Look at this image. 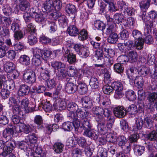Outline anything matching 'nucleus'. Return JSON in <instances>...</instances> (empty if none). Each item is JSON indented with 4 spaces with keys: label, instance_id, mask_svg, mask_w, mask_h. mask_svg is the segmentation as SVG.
I'll return each instance as SVG.
<instances>
[{
    "label": "nucleus",
    "instance_id": "obj_1",
    "mask_svg": "<svg viewBox=\"0 0 157 157\" xmlns=\"http://www.w3.org/2000/svg\"><path fill=\"white\" fill-rule=\"evenodd\" d=\"M118 4L121 12L123 13L125 16H131L135 14V10L132 7H129L123 1L118 2Z\"/></svg>",
    "mask_w": 157,
    "mask_h": 157
},
{
    "label": "nucleus",
    "instance_id": "obj_2",
    "mask_svg": "<svg viewBox=\"0 0 157 157\" xmlns=\"http://www.w3.org/2000/svg\"><path fill=\"white\" fill-rule=\"evenodd\" d=\"M23 78L25 81L30 84L34 83L36 80L35 73L32 70H28L24 71Z\"/></svg>",
    "mask_w": 157,
    "mask_h": 157
},
{
    "label": "nucleus",
    "instance_id": "obj_3",
    "mask_svg": "<svg viewBox=\"0 0 157 157\" xmlns=\"http://www.w3.org/2000/svg\"><path fill=\"white\" fill-rule=\"evenodd\" d=\"M151 1H142L140 3V5L142 11L140 17L144 22L148 20V17L146 15V11L149 7Z\"/></svg>",
    "mask_w": 157,
    "mask_h": 157
},
{
    "label": "nucleus",
    "instance_id": "obj_4",
    "mask_svg": "<svg viewBox=\"0 0 157 157\" xmlns=\"http://www.w3.org/2000/svg\"><path fill=\"white\" fill-rule=\"evenodd\" d=\"M16 128H17L12 124H8L3 132V136L5 140H6L10 139L13 136L14 131H16Z\"/></svg>",
    "mask_w": 157,
    "mask_h": 157
},
{
    "label": "nucleus",
    "instance_id": "obj_5",
    "mask_svg": "<svg viewBox=\"0 0 157 157\" xmlns=\"http://www.w3.org/2000/svg\"><path fill=\"white\" fill-rule=\"evenodd\" d=\"M135 82H136V84L138 86V88L141 89L138 91V97H142L144 95V91L142 88L144 86L145 82L144 80L143 79L142 76H138L136 77Z\"/></svg>",
    "mask_w": 157,
    "mask_h": 157
},
{
    "label": "nucleus",
    "instance_id": "obj_6",
    "mask_svg": "<svg viewBox=\"0 0 157 157\" xmlns=\"http://www.w3.org/2000/svg\"><path fill=\"white\" fill-rule=\"evenodd\" d=\"M114 115L119 118H123L126 115V111L124 107L118 106L115 108L113 110Z\"/></svg>",
    "mask_w": 157,
    "mask_h": 157
},
{
    "label": "nucleus",
    "instance_id": "obj_7",
    "mask_svg": "<svg viewBox=\"0 0 157 157\" xmlns=\"http://www.w3.org/2000/svg\"><path fill=\"white\" fill-rule=\"evenodd\" d=\"M4 145L6 147L5 149V150L10 154L16 146L15 141L14 140H11L10 139L5 141Z\"/></svg>",
    "mask_w": 157,
    "mask_h": 157
},
{
    "label": "nucleus",
    "instance_id": "obj_8",
    "mask_svg": "<svg viewBox=\"0 0 157 157\" xmlns=\"http://www.w3.org/2000/svg\"><path fill=\"white\" fill-rule=\"evenodd\" d=\"M82 105L85 108H90L93 105V101L89 97L85 96L81 99Z\"/></svg>",
    "mask_w": 157,
    "mask_h": 157
},
{
    "label": "nucleus",
    "instance_id": "obj_9",
    "mask_svg": "<svg viewBox=\"0 0 157 157\" xmlns=\"http://www.w3.org/2000/svg\"><path fill=\"white\" fill-rule=\"evenodd\" d=\"M30 91V87L25 84L20 86L18 93L20 96H24L28 94Z\"/></svg>",
    "mask_w": 157,
    "mask_h": 157
},
{
    "label": "nucleus",
    "instance_id": "obj_10",
    "mask_svg": "<svg viewBox=\"0 0 157 157\" xmlns=\"http://www.w3.org/2000/svg\"><path fill=\"white\" fill-rule=\"evenodd\" d=\"M6 58H4L2 59V61L4 64L5 70L7 73H10L12 72L14 70L13 66L14 64L10 62H6Z\"/></svg>",
    "mask_w": 157,
    "mask_h": 157
},
{
    "label": "nucleus",
    "instance_id": "obj_11",
    "mask_svg": "<svg viewBox=\"0 0 157 157\" xmlns=\"http://www.w3.org/2000/svg\"><path fill=\"white\" fill-rule=\"evenodd\" d=\"M16 128V132L17 133L24 132L25 133H28L30 132V126L29 125H26L24 124L20 123L19 127Z\"/></svg>",
    "mask_w": 157,
    "mask_h": 157
},
{
    "label": "nucleus",
    "instance_id": "obj_12",
    "mask_svg": "<svg viewBox=\"0 0 157 157\" xmlns=\"http://www.w3.org/2000/svg\"><path fill=\"white\" fill-rule=\"evenodd\" d=\"M102 47V51H103L104 57H113L114 55L115 52L112 49L107 48L106 46L102 45L101 48Z\"/></svg>",
    "mask_w": 157,
    "mask_h": 157
},
{
    "label": "nucleus",
    "instance_id": "obj_13",
    "mask_svg": "<svg viewBox=\"0 0 157 157\" xmlns=\"http://www.w3.org/2000/svg\"><path fill=\"white\" fill-rule=\"evenodd\" d=\"M41 70L40 76L41 78L44 80H46L49 79L50 71L48 69L43 67H40Z\"/></svg>",
    "mask_w": 157,
    "mask_h": 157
},
{
    "label": "nucleus",
    "instance_id": "obj_14",
    "mask_svg": "<svg viewBox=\"0 0 157 157\" xmlns=\"http://www.w3.org/2000/svg\"><path fill=\"white\" fill-rule=\"evenodd\" d=\"M31 16L33 18H35L36 22L40 23L42 24H44L46 21V19L43 17L42 15L38 14L35 12H33V13H31Z\"/></svg>",
    "mask_w": 157,
    "mask_h": 157
},
{
    "label": "nucleus",
    "instance_id": "obj_15",
    "mask_svg": "<svg viewBox=\"0 0 157 157\" xmlns=\"http://www.w3.org/2000/svg\"><path fill=\"white\" fill-rule=\"evenodd\" d=\"M55 105L56 108L60 110L65 109L66 106L65 101L61 98L57 99L56 101Z\"/></svg>",
    "mask_w": 157,
    "mask_h": 157
},
{
    "label": "nucleus",
    "instance_id": "obj_16",
    "mask_svg": "<svg viewBox=\"0 0 157 157\" xmlns=\"http://www.w3.org/2000/svg\"><path fill=\"white\" fill-rule=\"evenodd\" d=\"M15 2H19V7L21 10L25 11L27 10L30 6L29 3L25 0H15Z\"/></svg>",
    "mask_w": 157,
    "mask_h": 157
},
{
    "label": "nucleus",
    "instance_id": "obj_17",
    "mask_svg": "<svg viewBox=\"0 0 157 157\" xmlns=\"http://www.w3.org/2000/svg\"><path fill=\"white\" fill-rule=\"evenodd\" d=\"M89 115V111L86 110L82 109L77 110V116L78 117L82 119H87Z\"/></svg>",
    "mask_w": 157,
    "mask_h": 157
},
{
    "label": "nucleus",
    "instance_id": "obj_18",
    "mask_svg": "<svg viewBox=\"0 0 157 157\" xmlns=\"http://www.w3.org/2000/svg\"><path fill=\"white\" fill-rule=\"evenodd\" d=\"M115 22L117 24L121 23V25H123L125 18L122 14L117 13L114 16Z\"/></svg>",
    "mask_w": 157,
    "mask_h": 157
},
{
    "label": "nucleus",
    "instance_id": "obj_19",
    "mask_svg": "<svg viewBox=\"0 0 157 157\" xmlns=\"http://www.w3.org/2000/svg\"><path fill=\"white\" fill-rule=\"evenodd\" d=\"M128 140L124 136H119L117 137L116 142L121 147L127 143Z\"/></svg>",
    "mask_w": 157,
    "mask_h": 157
},
{
    "label": "nucleus",
    "instance_id": "obj_20",
    "mask_svg": "<svg viewBox=\"0 0 157 157\" xmlns=\"http://www.w3.org/2000/svg\"><path fill=\"white\" fill-rule=\"evenodd\" d=\"M135 20L132 17L128 18L127 20L125 19L123 25L125 28H132L134 27Z\"/></svg>",
    "mask_w": 157,
    "mask_h": 157
},
{
    "label": "nucleus",
    "instance_id": "obj_21",
    "mask_svg": "<svg viewBox=\"0 0 157 157\" xmlns=\"http://www.w3.org/2000/svg\"><path fill=\"white\" fill-rule=\"evenodd\" d=\"M129 61L131 63H134L137 61L138 57L137 54L136 52L134 51H129L127 54Z\"/></svg>",
    "mask_w": 157,
    "mask_h": 157
},
{
    "label": "nucleus",
    "instance_id": "obj_22",
    "mask_svg": "<svg viewBox=\"0 0 157 157\" xmlns=\"http://www.w3.org/2000/svg\"><path fill=\"white\" fill-rule=\"evenodd\" d=\"M53 2L52 0L46 1L44 3L43 6L44 9L46 12L48 13L53 10Z\"/></svg>",
    "mask_w": 157,
    "mask_h": 157
},
{
    "label": "nucleus",
    "instance_id": "obj_23",
    "mask_svg": "<svg viewBox=\"0 0 157 157\" xmlns=\"http://www.w3.org/2000/svg\"><path fill=\"white\" fill-rule=\"evenodd\" d=\"M78 90L81 94H86L88 88L86 84L83 83H80L77 86Z\"/></svg>",
    "mask_w": 157,
    "mask_h": 157
},
{
    "label": "nucleus",
    "instance_id": "obj_24",
    "mask_svg": "<svg viewBox=\"0 0 157 157\" xmlns=\"http://www.w3.org/2000/svg\"><path fill=\"white\" fill-rule=\"evenodd\" d=\"M108 38V42L110 44H115L117 42L118 40V36L115 33H112L109 34Z\"/></svg>",
    "mask_w": 157,
    "mask_h": 157
},
{
    "label": "nucleus",
    "instance_id": "obj_25",
    "mask_svg": "<svg viewBox=\"0 0 157 157\" xmlns=\"http://www.w3.org/2000/svg\"><path fill=\"white\" fill-rule=\"evenodd\" d=\"M145 147L144 146L138 145H134L133 148L134 152L138 155H141L144 151Z\"/></svg>",
    "mask_w": 157,
    "mask_h": 157
},
{
    "label": "nucleus",
    "instance_id": "obj_26",
    "mask_svg": "<svg viewBox=\"0 0 157 157\" xmlns=\"http://www.w3.org/2000/svg\"><path fill=\"white\" fill-rule=\"evenodd\" d=\"M153 21H152L147 20L145 22V26L144 28V31L145 33H149L151 32V29L153 28Z\"/></svg>",
    "mask_w": 157,
    "mask_h": 157
},
{
    "label": "nucleus",
    "instance_id": "obj_27",
    "mask_svg": "<svg viewBox=\"0 0 157 157\" xmlns=\"http://www.w3.org/2000/svg\"><path fill=\"white\" fill-rule=\"evenodd\" d=\"M19 62L22 64L25 65H28L30 63V59L29 57L26 55H23L20 56Z\"/></svg>",
    "mask_w": 157,
    "mask_h": 157
},
{
    "label": "nucleus",
    "instance_id": "obj_28",
    "mask_svg": "<svg viewBox=\"0 0 157 157\" xmlns=\"http://www.w3.org/2000/svg\"><path fill=\"white\" fill-rule=\"evenodd\" d=\"M90 85L92 89L98 88L99 86V83L97 78L95 77H91L90 80Z\"/></svg>",
    "mask_w": 157,
    "mask_h": 157
},
{
    "label": "nucleus",
    "instance_id": "obj_29",
    "mask_svg": "<svg viewBox=\"0 0 157 157\" xmlns=\"http://www.w3.org/2000/svg\"><path fill=\"white\" fill-rule=\"evenodd\" d=\"M90 128L86 129L84 132V135L93 139H96L98 137L97 136L94 131Z\"/></svg>",
    "mask_w": 157,
    "mask_h": 157
},
{
    "label": "nucleus",
    "instance_id": "obj_30",
    "mask_svg": "<svg viewBox=\"0 0 157 157\" xmlns=\"http://www.w3.org/2000/svg\"><path fill=\"white\" fill-rule=\"evenodd\" d=\"M63 145L61 143H56L53 145V149L57 153H61L63 149Z\"/></svg>",
    "mask_w": 157,
    "mask_h": 157
},
{
    "label": "nucleus",
    "instance_id": "obj_31",
    "mask_svg": "<svg viewBox=\"0 0 157 157\" xmlns=\"http://www.w3.org/2000/svg\"><path fill=\"white\" fill-rule=\"evenodd\" d=\"M125 95L126 98L130 101H133L136 98V95L134 91L129 90L126 91Z\"/></svg>",
    "mask_w": 157,
    "mask_h": 157
},
{
    "label": "nucleus",
    "instance_id": "obj_32",
    "mask_svg": "<svg viewBox=\"0 0 157 157\" xmlns=\"http://www.w3.org/2000/svg\"><path fill=\"white\" fill-rule=\"evenodd\" d=\"M78 33V30L75 25H71L69 26V35L75 36Z\"/></svg>",
    "mask_w": 157,
    "mask_h": 157
},
{
    "label": "nucleus",
    "instance_id": "obj_33",
    "mask_svg": "<svg viewBox=\"0 0 157 157\" xmlns=\"http://www.w3.org/2000/svg\"><path fill=\"white\" fill-rule=\"evenodd\" d=\"M150 70L147 67L143 66L140 67L138 70V74L142 76H146L149 74Z\"/></svg>",
    "mask_w": 157,
    "mask_h": 157
},
{
    "label": "nucleus",
    "instance_id": "obj_34",
    "mask_svg": "<svg viewBox=\"0 0 157 157\" xmlns=\"http://www.w3.org/2000/svg\"><path fill=\"white\" fill-rule=\"evenodd\" d=\"M112 86L113 90H121L123 89V86L121 82L115 81L112 82Z\"/></svg>",
    "mask_w": 157,
    "mask_h": 157
},
{
    "label": "nucleus",
    "instance_id": "obj_35",
    "mask_svg": "<svg viewBox=\"0 0 157 157\" xmlns=\"http://www.w3.org/2000/svg\"><path fill=\"white\" fill-rule=\"evenodd\" d=\"M78 109V105L74 102L69 103V112L71 113V117H72L73 114H75V113H76L77 115V111Z\"/></svg>",
    "mask_w": 157,
    "mask_h": 157
},
{
    "label": "nucleus",
    "instance_id": "obj_36",
    "mask_svg": "<svg viewBox=\"0 0 157 157\" xmlns=\"http://www.w3.org/2000/svg\"><path fill=\"white\" fill-rule=\"evenodd\" d=\"M42 60V57L33 55L32 59V64L35 66H39L41 64Z\"/></svg>",
    "mask_w": 157,
    "mask_h": 157
},
{
    "label": "nucleus",
    "instance_id": "obj_37",
    "mask_svg": "<svg viewBox=\"0 0 157 157\" xmlns=\"http://www.w3.org/2000/svg\"><path fill=\"white\" fill-rule=\"evenodd\" d=\"M77 115H75V114H73L72 117H71L73 119L72 123L75 130L78 129L80 127V121L78 119Z\"/></svg>",
    "mask_w": 157,
    "mask_h": 157
},
{
    "label": "nucleus",
    "instance_id": "obj_38",
    "mask_svg": "<svg viewBox=\"0 0 157 157\" xmlns=\"http://www.w3.org/2000/svg\"><path fill=\"white\" fill-rule=\"evenodd\" d=\"M0 35L2 37L6 38H9L10 36L9 29L6 28L0 27Z\"/></svg>",
    "mask_w": 157,
    "mask_h": 157
},
{
    "label": "nucleus",
    "instance_id": "obj_39",
    "mask_svg": "<svg viewBox=\"0 0 157 157\" xmlns=\"http://www.w3.org/2000/svg\"><path fill=\"white\" fill-rule=\"evenodd\" d=\"M25 35V33H23L21 30H19L14 32L13 35L15 40L17 41L21 40L24 37Z\"/></svg>",
    "mask_w": 157,
    "mask_h": 157
},
{
    "label": "nucleus",
    "instance_id": "obj_40",
    "mask_svg": "<svg viewBox=\"0 0 157 157\" xmlns=\"http://www.w3.org/2000/svg\"><path fill=\"white\" fill-rule=\"evenodd\" d=\"M88 33L86 30L84 29H82L78 34V38L81 40L83 41L85 40L88 37Z\"/></svg>",
    "mask_w": 157,
    "mask_h": 157
},
{
    "label": "nucleus",
    "instance_id": "obj_41",
    "mask_svg": "<svg viewBox=\"0 0 157 157\" xmlns=\"http://www.w3.org/2000/svg\"><path fill=\"white\" fill-rule=\"evenodd\" d=\"M151 32L150 33H145V32L144 33V35L146 37L144 39V41L146 43L148 44H150L152 43L153 42V38L151 36Z\"/></svg>",
    "mask_w": 157,
    "mask_h": 157
},
{
    "label": "nucleus",
    "instance_id": "obj_42",
    "mask_svg": "<svg viewBox=\"0 0 157 157\" xmlns=\"http://www.w3.org/2000/svg\"><path fill=\"white\" fill-rule=\"evenodd\" d=\"M107 25L108 27L107 28L105 33L107 35H109L112 33H114L113 32L115 29L116 24L113 22H112L111 24H108Z\"/></svg>",
    "mask_w": 157,
    "mask_h": 157
},
{
    "label": "nucleus",
    "instance_id": "obj_43",
    "mask_svg": "<svg viewBox=\"0 0 157 157\" xmlns=\"http://www.w3.org/2000/svg\"><path fill=\"white\" fill-rule=\"evenodd\" d=\"M51 65L52 67L57 70L63 68L65 67V65L64 63L58 61L53 62L52 63Z\"/></svg>",
    "mask_w": 157,
    "mask_h": 157
},
{
    "label": "nucleus",
    "instance_id": "obj_44",
    "mask_svg": "<svg viewBox=\"0 0 157 157\" xmlns=\"http://www.w3.org/2000/svg\"><path fill=\"white\" fill-rule=\"evenodd\" d=\"M144 41L143 39L135 40L134 46L138 50L142 49L143 47Z\"/></svg>",
    "mask_w": 157,
    "mask_h": 157
},
{
    "label": "nucleus",
    "instance_id": "obj_45",
    "mask_svg": "<svg viewBox=\"0 0 157 157\" xmlns=\"http://www.w3.org/2000/svg\"><path fill=\"white\" fill-rule=\"evenodd\" d=\"M94 26L98 29L103 31L105 28V24L100 20L96 21L94 22Z\"/></svg>",
    "mask_w": 157,
    "mask_h": 157
},
{
    "label": "nucleus",
    "instance_id": "obj_46",
    "mask_svg": "<svg viewBox=\"0 0 157 157\" xmlns=\"http://www.w3.org/2000/svg\"><path fill=\"white\" fill-rule=\"evenodd\" d=\"M46 81V84L47 87L49 89H51L54 88L56 85V82L55 79L53 78L52 79H48L45 81Z\"/></svg>",
    "mask_w": 157,
    "mask_h": 157
},
{
    "label": "nucleus",
    "instance_id": "obj_47",
    "mask_svg": "<svg viewBox=\"0 0 157 157\" xmlns=\"http://www.w3.org/2000/svg\"><path fill=\"white\" fill-rule=\"evenodd\" d=\"M113 69L115 71L118 73H122L123 72V67L120 63H117L114 64Z\"/></svg>",
    "mask_w": 157,
    "mask_h": 157
},
{
    "label": "nucleus",
    "instance_id": "obj_48",
    "mask_svg": "<svg viewBox=\"0 0 157 157\" xmlns=\"http://www.w3.org/2000/svg\"><path fill=\"white\" fill-rule=\"evenodd\" d=\"M103 92L106 94H110L113 93V89L112 86H111L108 85L104 86L102 88Z\"/></svg>",
    "mask_w": 157,
    "mask_h": 157
},
{
    "label": "nucleus",
    "instance_id": "obj_49",
    "mask_svg": "<svg viewBox=\"0 0 157 157\" xmlns=\"http://www.w3.org/2000/svg\"><path fill=\"white\" fill-rule=\"evenodd\" d=\"M106 118L107 128L110 129L112 128V125L115 121L114 118L112 115Z\"/></svg>",
    "mask_w": 157,
    "mask_h": 157
},
{
    "label": "nucleus",
    "instance_id": "obj_50",
    "mask_svg": "<svg viewBox=\"0 0 157 157\" xmlns=\"http://www.w3.org/2000/svg\"><path fill=\"white\" fill-rule=\"evenodd\" d=\"M81 51L79 54L81 57L86 58L89 56L90 52L88 48L83 47Z\"/></svg>",
    "mask_w": 157,
    "mask_h": 157
},
{
    "label": "nucleus",
    "instance_id": "obj_51",
    "mask_svg": "<svg viewBox=\"0 0 157 157\" xmlns=\"http://www.w3.org/2000/svg\"><path fill=\"white\" fill-rule=\"evenodd\" d=\"M27 140H28L31 144H34L37 141V138L35 134L32 133L31 135H30L27 136Z\"/></svg>",
    "mask_w": 157,
    "mask_h": 157
},
{
    "label": "nucleus",
    "instance_id": "obj_52",
    "mask_svg": "<svg viewBox=\"0 0 157 157\" xmlns=\"http://www.w3.org/2000/svg\"><path fill=\"white\" fill-rule=\"evenodd\" d=\"M69 12L72 15V16L71 17V18L72 19V21H75V19L74 18L76 15V10L74 5L69 4Z\"/></svg>",
    "mask_w": 157,
    "mask_h": 157
},
{
    "label": "nucleus",
    "instance_id": "obj_53",
    "mask_svg": "<svg viewBox=\"0 0 157 157\" xmlns=\"http://www.w3.org/2000/svg\"><path fill=\"white\" fill-rule=\"evenodd\" d=\"M2 10L5 15L7 16L11 14V12L13 10V8H11L10 6L7 5L3 6Z\"/></svg>",
    "mask_w": 157,
    "mask_h": 157
},
{
    "label": "nucleus",
    "instance_id": "obj_54",
    "mask_svg": "<svg viewBox=\"0 0 157 157\" xmlns=\"http://www.w3.org/2000/svg\"><path fill=\"white\" fill-rule=\"evenodd\" d=\"M99 2V4L101 8L100 10L103 12L104 11L105 7L109 3V0H100Z\"/></svg>",
    "mask_w": 157,
    "mask_h": 157
},
{
    "label": "nucleus",
    "instance_id": "obj_55",
    "mask_svg": "<svg viewBox=\"0 0 157 157\" xmlns=\"http://www.w3.org/2000/svg\"><path fill=\"white\" fill-rule=\"evenodd\" d=\"M105 123V120H103L102 121L98 122V129L101 131H106L109 129L107 128L106 124Z\"/></svg>",
    "mask_w": 157,
    "mask_h": 157
},
{
    "label": "nucleus",
    "instance_id": "obj_56",
    "mask_svg": "<svg viewBox=\"0 0 157 157\" xmlns=\"http://www.w3.org/2000/svg\"><path fill=\"white\" fill-rule=\"evenodd\" d=\"M10 94L9 91L7 89L4 88L2 89L1 95L2 98L6 99L8 98Z\"/></svg>",
    "mask_w": 157,
    "mask_h": 157
},
{
    "label": "nucleus",
    "instance_id": "obj_57",
    "mask_svg": "<svg viewBox=\"0 0 157 157\" xmlns=\"http://www.w3.org/2000/svg\"><path fill=\"white\" fill-rule=\"evenodd\" d=\"M117 60L120 63L124 64L129 61V59L127 56L121 55L118 57Z\"/></svg>",
    "mask_w": 157,
    "mask_h": 157
},
{
    "label": "nucleus",
    "instance_id": "obj_58",
    "mask_svg": "<svg viewBox=\"0 0 157 157\" xmlns=\"http://www.w3.org/2000/svg\"><path fill=\"white\" fill-rule=\"evenodd\" d=\"M70 47L74 48L76 52L78 53L79 54L81 52V50H82V48H83L80 44H72L69 45Z\"/></svg>",
    "mask_w": 157,
    "mask_h": 157
},
{
    "label": "nucleus",
    "instance_id": "obj_59",
    "mask_svg": "<svg viewBox=\"0 0 157 157\" xmlns=\"http://www.w3.org/2000/svg\"><path fill=\"white\" fill-rule=\"evenodd\" d=\"M1 19L2 24L6 28L8 27L11 23V21L9 17H3Z\"/></svg>",
    "mask_w": 157,
    "mask_h": 157
},
{
    "label": "nucleus",
    "instance_id": "obj_60",
    "mask_svg": "<svg viewBox=\"0 0 157 157\" xmlns=\"http://www.w3.org/2000/svg\"><path fill=\"white\" fill-rule=\"evenodd\" d=\"M117 136L111 133H109L106 135V140L109 142L113 143L116 141Z\"/></svg>",
    "mask_w": 157,
    "mask_h": 157
},
{
    "label": "nucleus",
    "instance_id": "obj_61",
    "mask_svg": "<svg viewBox=\"0 0 157 157\" xmlns=\"http://www.w3.org/2000/svg\"><path fill=\"white\" fill-rule=\"evenodd\" d=\"M28 42L30 45H33L35 44L37 41V39L35 36L33 35H29L28 38Z\"/></svg>",
    "mask_w": 157,
    "mask_h": 157
},
{
    "label": "nucleus",
    "instance_id": "obj_62",
    "mask_svg": "<svg viewBox=\"0 0 157 157\" xmlns=\"http://www.w3.org/2000/svg\"><path fill=\"white\" fill-rule=\"evenodd\" d=\"M53 7L55 8V10L56 11H59L62 8V4L61 2L59 0H56L53 2Z\"/></svg>",
    "mask_w": 157,
    "mask_h": 157
},
{
    "label": "nucleus",
    "instance_id": "obj_63",
    "mask_svg": "<svg viewBox=\"0 0 157 157\" xmlns=\"http://www.w3.org/2000/svg\"><path fill=\"white\" fill-rule=\"evenodd\" d=\"M42 108L46 112H49L52 109V105L49 101L46 102L43 104Z\"/></svg>",
    "mask_w": 157,
    "mask_h": 157
},
{
    "label": "nucleus",
    "instance_id": "obj_64",
    "mask_svg": "<svg viewBox=\"0 0 157 157\" xmlns=\"http://www.w3.org/2000/svg\"><path fill=\"white\" fill-rule=\"evenodd\" d=\"M157 98V94L155 92L150 93L147 97V100L150 102H153Z\"/></svg>",
    "mask_w": 157,
    "mask_h": 157
}]
</instances>
